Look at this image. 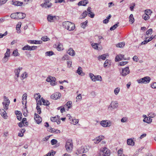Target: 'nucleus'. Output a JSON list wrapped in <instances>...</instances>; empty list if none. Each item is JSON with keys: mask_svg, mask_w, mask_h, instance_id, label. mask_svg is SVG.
Masks as SVG:
<instances>
[{"mask_svg": "<svg viewBox=\"0 0 156 156\" xmlns=\"http://www.w3.org/2000/svg\"><path fill=\"white\" fill-rule=\"evenodd\" d=\"M118 103L116 101H112L110 105L108 107V111H112L118 107Z\"/></svg>", "mask_w": 156, "mask_h": 156, "instance_id": "f257e3e1", "label": "nucleus"}, {"mask_svg": "<svg viewBox=\"0 0 156 156\" xmlns=\"http://www.w3.org/2000/svg\"><path fill=\"white\" fill-rule=\"evenodd\" d=\"M101 153L100 154L101 156H109L110 151L106 147H105L101 149Z\"/></svg>", "mask_w": 156, "mask_h": 156, "instance_id": "f03ea898", "label": "nucleus"}, {"mask_svg": "<svg viewBox=\"0 0 156 156\" xmlns=\"http://www.w3.org/2000/svg\"><path fill=\"white\" fill-rule=\"evenodd\" d=\"M73 144L71 140H68L66 142L65 147L68 152H70L72 149Z\"/></svg>", "mask_w": 156, "mask_h": 156, "instance_id": "7ed1b4c3", "label": "nucleus"}, {"mask_svg": "<svg viewBox=\"0 0 156 156\" xmlns=\"http://www.w3.org/2000/svg\"><path fill=\"white\" fill-rule=\"evenodd\" d=\"M59 18L58 16H53L51 14L49 15L47 17L48 21L50 22H54L55 20H58Z\"/></svg>", "mask_w": 156, "mask_h": 156, "instance_id": "20e7f679", "label": "nucleus"}, {"mask_svg": "<svg viewBox=\"0 0 156 156\" xmlns=\"http://www.w3.org/2000/svg\"><path fill=\"white\" fill-rule=\"evenodd\" d=\"M49 0H44V3L41 4V6L42 7L45 8H48L51 7L52 5V4L49 2Z\"/></svg>", "mask_w": 156, "mask_h": 156, "instance_id": "39448f33", "label": "nucleus"}, {"mask_svg": "<svg viewBox=\"0 0 156 156\" xmlns=\"http://www.w3.org/2000/svg\"><path fill=\"white\" fill-rule=\"evenodd\" d=\"M129 73V68L128 67H126L122 69V72L121 73V74L122 76H125Z\"/></svg>", "mask_w": 156, "mask_h": 156, "instance_id": "423d86ee", "label": "nucleus"}, {"mask_svg": "<svg viewBox=\"0 0 156 156\" xmlns=\"http://www.w3.org/2000/svg\"><path fill=\"white\" fill-rule=\"evenodd\" d=\"M62 25L64 28L67 29L68 27H69V26L71 27H73V23L69 21H65L62 23Z\"/></svg>", "mask_w": 156, "mask_h": 156, "instance_id": "0eeeda50", "label": "nucleus"}, {"mask_svg": "<svg viewBox=\"0 0 156 156\" xmlns=\"http://www.w3.org/2000/svg\"><path fill=\"white\" fill-rule=\"evenodd\" d=\"M34 119L36 123L38 124L40 123L42 121L41 118L37 113L34 114Z\"/></svg>", "mask_w": 156, "mask_h": 156, "instance_id": "6e6552de", "label": "nucleus"}, {"mask_svg": "<svg viewBox=\"0 0 156 156\" xmlns=\"http://www.w3.org/2000/svg\"><path fill=\"white\" fill-rule=\"evenodd\" d=\"M61 96V94L59 92H56L53 94L51 96V99L54 100H56L60 98Z\"/></svg>", "mask_w": 156, "mask_h": 156, "instance_id": "1a4fd4ad", "label": "nucleus"}, {"mask_svg": "<svg viewBox=\"0 0 156 156\" xmlns=\"http://www.w3.org/2000/svg\"><path fill=\"white\" fill-rule=\"evenodd\" d=\"M110 122L108 120H103L101 122L100 124L103 126L104 127H107V126H109L110 125L109 124Z\"/></svg>", "mask_w": 156, "mask_h": 156, "instance_id": "9d476101", "label": "nucleus"}, {"mask_svg": "<svg viewBox=\"0 0 156 156\" xmlns=\"http://www.w3.org/2000/svg\"><path fill=\"white\" fill-rule=\"evenodd\" d=\"M17 19H23L26 16V14L25 13L21 12H17Z\"/></svg>", "mask_w": 156, "mask_h": 156, "instance_id": "9b49d317", "label": "nucleus"}, {"mask_svg": "<svg viewBox=\"0 0 156 156\" xmlns=\"http://www.w3.org/2000/svg\"><path fill=\"white\" fill-rule=\"evenodd\" d=\"M0 114L4 118L7 119V113L4 109H2L0 110Z\"/></svg>", "mask_w": 156, "mask_h": 156, "instance_id": "f8f14e48", "label": "nucleus"}, {"mask_svg": "<svg viewBox=\"0 0 156 156\" xmlns=\"http://www.w3.org/2000/svg\"><path fill=\"white\" fill-rule=\"evenodd\" d=\"M88 0L81 1L78 3V5L85 6L88 3Z\"/></svg>", "mask_w": 156, "mask_h": 156, "instance_id": "ddd939ff", "label": "nucleus"}, {"mask_svg": "<svg viewBox=\"0 0 156 156\" xmlns=\"http://www.w3.org/2000/svg\"><path fill=\"white\" fill-rule=\"evenodd\" d=\"M137 81L139 83H146V76H145L143 78L139 80H137Z\"/></svg>", "mask_w": 156, "mask_h": 156, "instance_id": "4468645a", "label": "nucleus"}, {"mask_svg": "<svg viewBox=\"0 0 156 156\" xmlns=\"http://www.w3.org/2000/svg\"><path fill=\"white\" fill-rule=\"evenodd\" d=\"M104 136H99L98 137H97L94 140H96V142H95V143H98L101 140L104 139Z\"/></svg>", "mask_w": 156, "mask_h": 156, "instance_id": "2eb2a0df", "label": "nucleus"}, {"mask_svg": "<svg viewBox=\"0 0 156 156\" xmlns=\"http://www.w3.org/2000/svg\"><path fill=\"white\" fill-rule=\"evenodd\" d=\"M127 144L128 145L132 146H134L135 143L131 138H129L127 140Z\"/></svg>", "mask_w": 156, "mask_h": 156, "instance_id": "dca6fc26", "label": "nucleus"}, {"mask_svg": "<svg viewBox=\"0 0 156 156\" xmlns=\"http://www.w3.org/2000/svg\"><path fill=\"white\" fill-rule=\"evenodd\" d=\"M67 52L68 54H69V55L72 56H74L75 54L74 51L72 48H70L67 51Z\"/></svg>", "mask_w": 156, "mask_h": 156, "instance_id": "f3484780", "label": "nucleus"}, {"mask_svg": "<svg viewBox=\"0 0 156 156\" xmlns=\"http://www.w3.org/2000/svg\"><path fill=\"white\" fill-rule=\"evenodd\" d=\"M77 73L79 75H80L82 76L84 75L85 73L83 72L82 68L80 67H79L77 70Z\"/></svg>", "mask_w": 156, "mask_h": 156, "instance_id": "a211bd4d", "label": "nucleus"}, {"mask_svg": "<svg viewBox=\"0 0 156 156\" xmlns=\"http://www.w3.org/2000/svg\"><path fill=\"white\" fill-rule=\"evenodd\" d=\"M28 42L31 44H41L42 42L41 41L29 40Z\"/></svg>", "mask_w": 156, "mask_h": 156, "instance_id": "6ab92c4d", "label": "nucleus"}, {"mask_svg": "<svg viewBox=\"0 0 156 156\" xmlns=\"http://www.w3.org/2000/svg\"><path fill=\"white\" fill-rule=\"evenodd\" d=\"M111 62L110 60L107 59L105 61L104 64V66L106 68L107 67H109L110 66Z\"/></svg>", "mask_w": 156, "mask_h": 156, "instance_id": "aec40b11", "label": "nucleus"}, {"mask_svg": "<svg viewBox=\"0 0 156 156\" xmlns=\"http://www.w3.org/2000/svg\"><path fill=\"white\" fill-rule=\"evenodd\" d=\"M22 69V68L20 67L17 69H15L14 70V73L16 76H17V77H19V74L20 71Z\"/></svg>", "mask_w": 156, "mask_h": 156, "instance_id": "412c9836", "label": "nucleus"}, {"mask_svg": "<svg viewBox=\"0 0 156 156\" xmlns=\"http://www.w3.org/2000/svg\"><path fill=\"white\" fill-rule=\"evenodd\" d=\"M71 118H69V119H70V123L71 124L75 125L77 124L78 122V119H71Z\"/></svg>", "mask_w": 156, "mask_h": 156, "instance_id": "4be33fe9", "label": "nucleus"}, {"mask_svg": "<svg viewBox=\"0 0 156 156\" xmlns=\"http://www.w3.org/2000/svg\"><path fill=\"white\" fill-rule=\"evenodd\" d=\"M41 100L44 105L48 106L49 105L50 103L48 101L45 100L43 98H41Z\"/></svg>", "mask_w": 156, "mask_h": 156, "instance_id": "5701e85b", "label": "nucleus"}, {"mask_svg": "<svg viewBox=\"0 0 156 156\" xmlns=\"http://www.w3.org/2000/svg\"><path fill=\"white\" fill-rule=\"evenodd\" d=\"M23 3L22 2L20 1H15L13 2V4L16 6H21Z\"/></svg>", "mask_w": 156, "mask_h": 156, "instance_id": "b1692460", "label": "nucleus"}, {"mask_svg": "<svg viewBox=\"0 0 156 156\" xmlns=\"http://www.w3.org/2000/svg\"><path fill=\"white\" fill-rule=\"evenodd\" d=\"M55 77L51 76H48L46 80V81L48 82H51L52 81V79H55Z\"/></svg>", "mask_w": 156, "mask_h": 156, "instance_id": "393cba45", "label": "nucleus"}, {"mask_svg": "<svg viewBox=\"0 0 156 156\" xmlns=\"http://www.w3.org/2000/svg\"><path fill=\"white\" fill-rule=\"evenodd\" d=\"M90 77L93 81H96V76H95L93 73H90L89 74Z\"/></svg>", "mask_w": 156, "mask_h": 156, "instance_id": "a878e982", "label": "nucleus"}, {"mask_svg": "<svg viewBox=\"0 0 156 156\" xmlns=\"http://www.w3.org/2000/svg\"><path fill=\"white\" fill-rule=\"evenodd\" d=\"M152 12L150 9H147V20L150 18V16L152 13Z\"/></svg>", "mask_w": 156, "mask_h": 156, "instance_id": "bb28decb", "label": "nucleus"}, {"mask_svg": "<svg viewBox=\"0 0 156 156\" xmlns=\"http://www.w3.org/2000/svg\"><path fill=\"white\" fill-rule=\"evenodd\" d=\"M119 22H117L116 24L110 27V30H113L115 29L119 26Z\"/></svg>", "mask_w": 156, "mask_h": 156, "instance_id": "cd10ccee", "label": "nucleus"}, {"mask_svg": "<svg viewBox=\"0 0 156 156\" xmlns=\"http://www.w3.org/2000/svg\"><path fill=\"white\" fill-rule=\"evenodd\" d=\"M129 21L131 22V24L133 23L134 21V19L133 17V15L132 14L130 15L129 17Z\"/></svg>", "mask_w": 156, "mask_h": 156, "instance_id": "c85d7f7f", "label": "nucleus"}, {"mask_svg": "<svg viewBox=\"0 0 156 156\" xmlns=\"http://www.w3.org/2000/svg\"><path fill=\"white\" fill-rule=\"evenodd\" d=\"M27 95L26 93L24 94L23 96L22 102L23 104V101L25 100L26 104L27 103Z\"/></svg>", "mask_w": 156, "mask_h": 156, "instance_id": "c756f323", "label": "nucleus"}, {"mask_svg": "<svg viewBox=\"0 0 156 156\" xmlns=\"http://www.w3.org/2000/svg\"><path fill=\"white\" fill-rule=\"evenodd\" d=\"M10 49L7 48V51L6 52L4 56L5 57H9L10 56Z\"/></svg>", "mask_w": 156, "mask_h": 156, "instance_id": "7c9ffc66", "label": "nucleus"}, {"mask_svg": "<svg viewBox=\"0 0 156 156\" xmlns=\"http://www.w3.org/2000/svg\"><path fill=\"white\" fill-rule=\"evenodd\" d=\"M125 45V43L124 42H122L116 44V46L117 47L122 48Z\"/></svg>", "mask_w": 156, "mask_h": 156, "instance_id": "2f4dec72", "label": "nucleus"}, {"mask_svg": "<svg viewBox=\"0 0 156 156\" xmlns=\"http://www.w3.org/2000/svg\"><path fill=\"white\" fill-rule=\"evenodd\" d=\"M98 60H100V59H102L103 60H105L106 59V56L105 54H103L101 55H99L98 57Z\"/></svg>", "mask_w": 156, "mask_h": 156, "instance_id": "473e14b6", "label": "nucleus"}, {"mask_svg": "<svg viewBox=\"0 0 156 156\" xmlns=\"http://www.w3.org/2000/svg\"><path fill=\"white\" fill-rule=\"evenodd\" d=\"M54 53L52 51H47L45 52L46 56H51L54 55Z\"/></svg>", "mask_w": 156, "mask_h": 156, "instance_id": "72a5a7b5", "label": "nucleus"}, {"mask_svg": "<svg viewBox=\"0 0 156 156\" xmlns=\"http://www.w3.org/2000/svg\"><path fill=\"white\" fill-rule=\"evenodd\" d=\"M34 97L35 98L36 100L40 99L41 95L39 93L36 94L34 95Z\"/></svg>", "mask_w": 156, "mask_h": 156, "instance_id": "f704fd0d", "label": "nucleus"}, {"mask_svg": "<svg viewBox=\"0 0 156 156\" xmlns=\"http://www.w3.org/2000/svg\"><path fill=\"white\" fill-rule=\"evenodd\" d=\"M87 22V21L86 20L85 22L82 23L81 24V27L84 29L86 27Z\"/></svg>", "mask_w": 156, "mask_h": 156, "instance_id": "c9c22d12", "label": "nucleus"}, {"mask_svg": "<svg viewBox=\"0 0 156 156\" xmlns=\"http://www.w3.org/2000/svg\"><path fill=\"white\" fill-rule=\"evenodd\" d=\"M2 104L4 106L5 105L4 107V109L5 110H7L8 109V106L9 104H8L5 103V102H3Z\"/></svg>", "mask_w": 156, "mask_h": 156, "instance_id": "e433bc0d", "label": "nucleus"}, {"mask_svg": "<svg viewBox=\"0 0 156 156\" xmlns=\"http://www.w3.org/2000/svg\"><path fill=\"white\" fill-rule=\"evenodd\" d=\"M10 17L12 19H17V12L12 13L10 15Z\"/></svg>", "mask_w": 156, "mask_h": 156, "instance_id": "4c0bfd02", "label": "nucleus"}, {"mask_svg": "<svg viewBox=\"0 0 156 156\" xmlns=\"http://www.w3.org/2000/svg\"><path fill=\"white\" fill-rule=\"evenodd\" d=\"M12 55L15 56H19L20 55V54L18 53V50L17 49L13 51Z\"/></svg>", "mask_w": 156, "mask_h": 156, "instance_id": "58836bf2", "label": "nucleus"}, {"mask_svg": "<svg viewBox=\"0 0 156 156\" xmlns=\"http://www.w3.org/2000/svg\"><path fill=\"white\" fill-rule=\"evenodd\" d=\"M83 147H81L80 148L78 149L77 150V152L76 153V154H80L83 153Z\"/></svg>", "mask_w": 156, "mask_h": 156, "instance_id": "ea45409f", "label": "nucleus"}, {"mask_svg": "<svg viewBox=\"0 0 156 156\" xmlns=\"http://www.w3.org/2000/svg\"><path fill=\"white\" fill-rule=\"evenodd\" d=\"M72 102L71 101H68L66 104V105L68 107V108H70L72 106Z\"/></svg>", "mask_w": 156, "mask_h": 156, "instance_id": "a19ab883", "label": "nucleus"}, {"mask_svg": "<svg viewBox=\"0 0 156 156\" xmlns=\"http://www.w3.org/2000/svg\"><path fill=\"white\" fill-rule=\"evenodd\" d=\"M50 120L53 122H56L58 120V117H56V116L54 117H51Z\"/></svg>", "mask_w": 156, "mask_h": 156, "instance_id": "79ce46f5", "label": "nucleus"}, {"mask_svg": "<svg viewBox=\"0 0 156 156\" xmlns=\"http://www.w3.org/2000/svg\"><path fill=\"white\" fill-rule=\"evenodd\" d=\"M51 145H54L57 143L58 141L55 139H53L51 140Z\"/></svg>", "mask_w": 156, "mask_h": 156, "instance_id": "37998d69", "label": "nucleus"}, {"mask_svg": "<svg viewBox=\"0 0 156 156\" xmlns=\"http://www.w3.org/2000/svg\"><path fill=\"white\" fill-rule=\"evenodd\" d=\"M119 57H120V59L121 60H122V59H124L125 60H129V58H124V55H123L120 54L119 55Z\"/></svg>", "mask_w": 156, "mask_h": 156, "instance_id": "c03bdc74", "label": "nucleus"}, {"mask_svg": "<svg viewBox=\"0 0 156 156\" xmlns=\"http://www.w3.org/2000/svg\"><path fill=\"white\" fill-rule=\"evenodd\" d=\"M57 49L58 51H60L62 49V45L61 44L59 43L58 45Z\"/></svg>", "mask_w": 156, "mask_h": 156, "instance_id": "a18cd8bd", "label": "nucleus"}, {"mask_svg": "<svg viewBox=\"0 0 156 156\" xmlns=\"http://www.w3.org/2000/svg\"><path fill=\"white\" fill-rule=\"evenodd\" d=\"M87 12L86 10L84 11L81 15L82 17L81 19H83L85 18L87 15Z\"/></svg>", "mask_w": 156, "mask_h": 156, "instance_id": "49530a36", "label": "nucleus"}, {"mask_svg": "<svg viewBox=\"0 0 156 156\" xmlns=\"http://www.w3.org/2000/svg\"><path fill=\"white\" fill-rule=\"evenodd\" d=\"M4 102H5V103H7L8 104L10 103V101L8 99V98H7L5 96H4Z\"/></svg>", "mask_w": 156, "mask_h": 156, "instance_id": "de8ad7c7", "label": "nucleus"}, {"mask_svg": "<svg viewBox=\"0 0 156 156\" xmlns=\"http://www.w3.org/2000/svg\"><path fill=\"white\" fill-rule=\"evenodd\" d=\"M75 24L73 23V27H71L70 26H69V27H68L67 29L71 31L74 30L75 28Z\"/></svg>", "mask_w": 156, "mask_h": 156, "instance_id": "09e8293b", "label": "nucleus"}, {"mask_svg": "<svg viewBox=\"0 0 156 156\" xmlns=\"http://www.w3.org/2000/svg\"><path fill=\"white\" fill-rule=\"evenodd\" d=\"M30 46L27 45L24 46L22 50H30Z\"/></svg>", "mask_w": 156, "mask_h": 156, "instance_id": "8fccbe9b", "label": "nucleus"}, {"mask_svg": "<svg viewBox=\"0 0 156 156\" xmlns=\"http://www.w3.org/2000/svg\"><path fill=\"white\" fill-rule=\"evenodd\" d=\"M120 89L119 87H117L114 90V92L116 95H117L119 92Z\"/></svg>", "mask_w": 156, "mask_h": 156, "instance_id": "3c124183", "label": "nucleus"}, {"mask_svg": "<svg viewBox=\"0 0 156 156\" xmlns=\"http://www.w3.org/2000/svg\"><path fill=\"white\" fill-rule=\"evenodd\" d=\"M152 118L147 116V123L150 124L152 122Z\"/></svg>", "mask_w": 156, "mask_h": 156, "instance_id": "603ef678", "label": "nucleus"}, {"mask_svg": "<svg viewBox=\"0 0 156 156\" xmlns=\"http://www.w3.org/2000/svg\"><path fill=\"white\" fill-rule=\"evenodd\" d=\"M18 125L19 127H22L23 126H25V122H22V121L20 122H19L18 123Z\"/></svg>", "mask_w": 156, "mask_h": 156, "instance_id": "864d4df0", "label": "nucleus"}, {"mask_svg": "<svg viewBox=\"0 0 156 156\" xmlns=\"http://www.w3.org/2000/svg\"><path fill=\"white\" fill-rule=\"evenodd\" d=\"M98 44L97 43L92 44L91 45L92 47L95 49H98Z\"/></svg>", "mask_w": 156, "mask_h": 156, "instance_id": "5fc2aeb1", "label": "nucleus"}, {"mask_svg": "<svg viewBox=\"0 0 156 156\" xmlns=\"http://www.w3.org/2000/svg\"><path fill=\"white\" fill-rule=\"evenodd\" d=\"M52 131V133L56 134L60 133L61 132L59 130L57 129H54V130H53Z\"/></svg>", "mask_w": 156, "mask_h": 156, "instance_id": "6e6d98bb", "label": "nucleus"}, {"mask_svg": "<svg viewBox=\"0 0 156 156\" xmlns=\"http://www.w3.org/2000/svg\"><path fill=\"white\" fill-rule=\"evenodd\" d=\"M155 114L153 113H151L148 115V117L152 118H154L155 116Z\"/></svg>", "mask_w": 156, "mask_h": 156, "instance_id": "4d7b16f0", "label": "nucleus"}, {"mask_svg": "<svg viewBox=\"0 0 156 156\" xmlns=\"http://www.w3.org/2000/svg\"><path fill=\"white\" fill-rule=\"evenodd\" d=\"M122 150L121 149L119 150L118 153V156H123V154H122Z\"/></svg>", "mask_w": 156, "mask_h": 156, "instance_id": "13d9d810", "label": "nucleus"}, {"mask_svg": "<svg viewBox=\"0 0 156 156\" xmlns=\"http://www.w3.org/2000/svg\"><path fill=\"white\" fill-rule=\"evenodd\" d=\"M153 32V30L152 29L150 28L148 29L147 30V35L150 34H152V32Z\"/></svg>", "mask_w": 156, "mask_h": 156, "instance_id": "bf43d9fd", "label": "nucleus"}, {"mask_svg": "<svg viewBox=\"0 0 156 156\" xmlns=\"http://www.w3.org/2000/svg\"><path fill=\"white\" fill-rule=\"evenodd\" d=\"M41 40L44 41H48L49 39V38H48L47 36H45L42 37L41 38Z\"/></svg>", "mask_w": 156, "mask_h": 156, "instance_id": "052dcab7", "label": "nucleus"}, {"mask_svg": "<svg viewBox=\"0 0 156 156\" xmlns=\"http://www.w3.org/2000/svg\"><path fill=\"white\" fill-rule=\"evenodd\" d=\"M135 5V4L134 3H132L131 4V5L129 7V8L131 11H132L133 10L134 8Z\"/></svg>", "mask_w": 156, "mask_h": 156, "instance_id": "680f3d73", "label": "nucleus"}, {"mask_svg": "<svg viewBox=\"0 0 156 156\" xmlns=\"http://www.w3.org/2000/svg\"><path fill=\"white\" fill-rule=\"evenodd\" d=\"M96 80H98L101 81L102 80V78L100 75H98L96 76Z\"/></svg>", "mask_w": 156, "mask_h": 156, "instance_id": "e2e57ef3", "label": "nucleus"}, {"mask_svg": "<svg viewBox=\"0 0 156 156\" xmlns=\"http://www.w3.org/2000/svg\"><path fill=\"white\" fill-rule=\"evenodd\" d=\"M8 60V58L5 57H4V58L2 59V61L3 63L6 62Z\"/></svg>", "mask_w": 156, "mask_h": 156, "instance_id": "0e129e2a", "label": "nucleus"}, {"mask_svg": "<svg viewBox=\"0 0 156 156\" xmlns=\"http://www.w3.org/2000/svg\"><path fill=\"white\" fill-rule=\"evenodd\" d=\"M115 60V62H118L119 61H121L119 55H117L116 57Z\"/></svg>", "mask_w": 156, "mask_h": 156, "instance_id": "69168bd1", "label": "nucleus"}, {"mask_svg": "<svg viewBox=\"0 0 156 156\" xmlns=\"http://www.w3.org/2000/svg\"><path fill=\"white\" fill-rule=\"evenodd\" d=\"M56 81V79L55 78V79H52V81L51 82V85L52 86H54L55 85L56 83H55V81Z\"/></svg>", "mask_w": 156, "mask_h": 156, "instance_id": "338daca9", "label": "nucleus"}, {"mask_svg": "<svg viewBox=\"0 0 156 156\" xmlns=\"http://www.w3.org/2000/svg\"><path fill=\"white\" fill-rule=\"evenodd\" d=\"M151 87L153 88H156V83L154 82L152 84H151Z\"/></svg>", "mask_w": 156, "mask_h": 156, "instance_id": "774afa93", "label": "nucleus"}]
</instances>
